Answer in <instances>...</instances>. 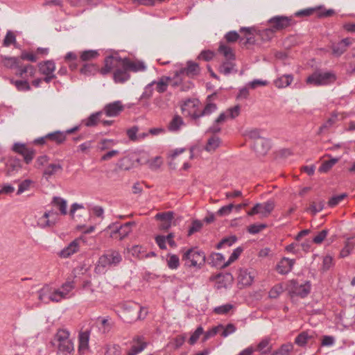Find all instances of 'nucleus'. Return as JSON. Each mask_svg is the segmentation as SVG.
I'll list each match as a JSON object with an SVG mask.
<instances>
[{
    "label": "nucleus",
    "mask_w": 355,
    "mask_h": 355,
    "mask_svg": "<svg viewBox=\"0 0 355 355\" xmlns=\"http://www.w3.org/2000/svg\"><path fill=\"white\" fill-rule=\"evenodd\" d=\"M121 261L122 256L119 251L108 250L99 257L95 270L97 272H103L107 268L116 266Z\"/></svg>",
    "instance_id": "3"
},
{
    "label": "nucleus",
    "mask_w": 355,
    "mask_h": 355,
    "mask_svg": "<svg viewBox=\"0 0 355 355\" xmlns=\"http://www.w3.org/2000/svg\"><path fill=\"white\" fill-rule=\"evenodd\" d=\"M268 24L276 33L292 26L294 24V20L292 17L277 15L270 18L268 21Z\"/></svg>",
    "instance_id": "10"
},
{
    "label": "nucleus",
    "mask_w": 355,
    "mask_h": 355,
    "mask_svg": "<svg viewBox=\"0 0 355 355\" xmlns=\"http://www.w3.org/2000/svg\"><path fill=\"white\" fill-rule=\"evenodd\" d=\"M227 120V114H220L213 124L209 128L207 132L213 134L218 133L221 130V125Z\"/></svg>",
    "instance_id": "34"
},
{
    "label": "nucleus",
    "mask_w": 355,
    "mask_h": 355,
    "mask_svg": "<svg viewBox=\"0 0 355 355\" xmlns=\"http://www.w3.org/2000/svg\"><path fill=\"white\" fill-rule=\"evenodd\" d=\"M37 225L41 228H46L53 227L48 214L46 212L37 219Z\"/></svg>",
    "instance_id": "58"
},
{
    "label": "nucleus",
    "mask_w": 355,
    "mask_h": 355,
    "mask_svg": "<svg viewBox=\"0 0 355 355\" xmlns=\"http://www.w3.org/2000/svg\"><path fill=\"white\" fill-rule=\"evenodd\" d=\"M270 141L263 138L254 142L253 148L259 155H265L270 148Z\"/></svg>",
    "instance_id": "22"
},
{
    "label": "nucleus",
    "mask_w": 355,
    "mask_h": 355,
    "mask_svg": "<svg viewBox=\"0 0 355 355\" xmlns=\"http://www.w3.org/2000/svg\"><path fill=\"white\" fill-rule=\"evenodd\" d=\"M218 51L224 55L227 60H235V55L230 46L225 44H220L218 48Z\"/></svg>",
    "instance_id": "42"
},
{
    "label": "nucleus",
    "mask_w": 355,
    "mask_h": 355,
    "mask_svg": "<svg viewBox=\"0 0 355 355\" xmlns=\"http://www.w3.org/2000/svg\"><path fill=\"white\" fill-rule=\"evenodd\" d=\"M4 65L10 69H15V74L21 78H26L27 74L29 77H33L35 73V69L33 65H23L21 63V59L16 57H7L3 60Z\"/></svg>",
    "instance_id": "5"
},
{
    "label": "nucleus",
    "mask_w": 355,
    "mask_h": 355,
    "mask_svg": "<svg viewBox=\"0 0 355 355\" xmlns=\"http://www.w3.org/2000/svg\"><path fill=\"white\" fill-rule=\"evenodd\" d=\"M182 259L189 267H200L205 262V254L198 248H191L183 254Z\"/></svg>",
    "instance_id": "7"
},
{
    "label": "nucleus",
    "mask_w": 355,
    "mask_h": 355,
    "mask_svg": "<svg viewBox=\"0 0 355 355\" xmlns=\"http://www.w3.org/2000/svg\"><path fill=\"white\" fill-rule=\"evenodd\" d=\"M183 124V120L181 116L175 115L168 125V129L171 131H177Z\"/></svg>",
    "instance_id": "52"
},
{
    "label": "nucleus",
    "mask_w": 355,
    "mask_h": 355,
    "mask_svg": "<svg viewBox=\"0 0 355 355\" xmlns=\"http://www.w3.org/2000/svg\"><path fill=\"white\" fill-rule=\"evenodd\" d=\"M123 66L133 72L144 71L146 69L145 64L141 61H131L128 58H124Z\"/></svg>",
    "instance_id": "27"
},
{
    "label": "nucleus",
    "mask_w": 355,
    "mask_h": 355,
    "mask_svg": "<svg viewBox=\"0 0 355 355\" xmlns=\"http://www.w3.org/2000/svg\"><path fill=\"white\" fill-rule=\"evenodd\" d=\"M155 80L148 83L144 89V92L140 97V101L150 99L153 94V86L155 85Z\"/></svg>",
    "instance_id": "48"
},
{
    "label": "nucleus",
    "mask_w": 355,
    "mask_h": 355,
    "mask_svg": "<svg viewBox=\"0 0 355 355\" xmlns=\"http://www.w3.org/2000/svg\"><path fill=\"white\" fill-rule=\"evenodd\" d=\"M295 263V259L284 257L277 264L276 270L281 275L288 274L291 271Z\"/></svg>",
    "instance_id": "20"
},
{
    "label": "nucleus",
    "mask_w": 355,
    "mask_h": 355,
    "mask_svg": "<svg viewBox=\"0 0 355 355\" xmlns=\"http://www.w3.org/2000/svg\"><path fill=\"white\" fill-rule=\"evenodd\" d=\"M103 115V112H98L91 114L85 121V125L88 127L96 125L98 122L101 121V117Z\"/></svg>",
    "instance_id": "49"
},
{
    "label": "nucleus",
    "mask_w": 355,
    "mask_h": 355,
    "mask_svg": "<svg viewBox=\"0 0 355 355\" xmlns=\"http://www.w3.org/2000/svg\"><path fill=\"white\" fill-rule=\"evenodd\" d=\"M287 290L291 296H298L303 298L309 294L311 284L309 282L300 283L292 279L288 282Z\"/></svg>",
    "instance_id": "8"
},
{
    "label": "nucleus",
    "mask_w": 355,
    "mask_h": 355,
    "mask_svg": "<svg viewBox=\"0 0 355 355\" xmlns=\"http://www.w3.org/2000/svg\"><path fill=\"white\" fill-rule=\"evenodd\" d=\"M347 197V194L342 193L338 196H332L329 202L328 205L331 207H334L338 205L342 200H343Z\"/></svg>",
    "instance_id": "64"
},
{
    "label": "nucleus",
    "mask_w": 355,
    "mask_h": 355,
    "mask_svg": "<svg viewBox=\"0 0 355 355\" xmlns=\"http://www.w3.org/2000/svg\"><path fill=\"white\" fill-rule=\"evenodd\" d=\"M313 336L309 334L307 331H303L300 333L295 340V343L299 346H304L310 339H312Z\"/></svg>",
    "instance_id": "43"
},
{
    "label": "nucleus",
    "mask_w": 355,
    "mask_h": 355,
    "mask_svg": "<svg viewBox=\"0 0 355 355\" xmlns=\"http://www.w3.org/2000/svg\"><path fill=\"white\" fill-rule=\"evenodd\" d=\"M233 308L234 306L232 304H225L215 307L214 312L218 315H225L228 313L232 309H233Z\"/></svg>",
    "instance_id": "54"
},
{
    "label": "nucleus",
    "mask_w": 355,
    "mask_h": 355,
    "mask_svg": "<svg viewBox=\"0 0 355 355\" xmlns=\"http://www.w3.org/2000/svg\"><path fill=\"white\" fill-rule=\"evenodd\" d=\"M97 323L98 328L102 329L103 333L108 332L112 328V324L107 318H98L97 319Z\"/></svg>",
    "instance_id": "50"
},
{
    "label": "nucleus",
    "mask_w": 355,
    "mask_h": 355,
    "mask_svg": "<svg viewBox=\"0 0 355 355\" xmlns=\"http://www.w3.org/2000/svg\"><path fill=\"white\" fill-rule=\"evenodd\" d=\"M140 159V157H122L118 165L119 168L123 170H129L133 167H136L139 166L138 164L137 159Z\"/></svg>",
    "instance_id": "26"
},
{
    "label": "nucleus",
    "mask_w": 355,
    "mask_h": 355,
    "mask_svg": "<svg viewBox=\"0 0 355 355\" xmlns=\"http://www.w3.org/2000/svg\"><path fill=\"white\" fill-rule=\"evenodd\" d=\"M241 107L239 105H235L232 107L227 109L225 112H222L221 114H227V119H234L238 116L240 114Z\"/></svg>",
    "instance_id": "55"
},
{
    "label": "nucleus",
    "mask_w": 355,
    "mask_h": 355,
    "mask_svg": "<svg viewBox=\"0 0 355 355\" xmlns=\"http://www.w3.org/2000/svg\"><path fill=\"white\" fill-rule=\"evenodd\" d=\"M130 78L129 71L123 65L119 67L114 72L113 78L116 83H123Z\"/></svg>",
    "instance_id": "25"
},
{
    "label": "nucleus",
    "mask_w": 355,
    "mask_h": 355,
    "mask_svg": "<svg viewBox=\"0 0 355 355\" xmlns=\"http://www.w3.org/2000/svg\"><path fill=\"white\" fill-rule=\"evenodd\" d=\"M233 60H226L219 67L220 73L227 76L231 73L234 71L235 64L232 62Z\"/></svg>",
    "instance_id": "44"
},
{
    "label": "nucleus",
    "mask_w": 355,
    "mask_h": 355,
    "mask_svg": "<svg viewBox=\"0 0 355 355\" xmlns=\"http://www.w3.org/2000/svg\"><path fill=\"white\" fill-rule=\"evenodd\" d=\"M257 275V271L252 268H243L239 270L238 283L243 286H249L254 282Z\"/></svg>",
    "instance_id": "11"
},
{
    "label": "nucleus",
    "mask_w": 355,
    "mask_h": 355,
    "mask_svg": "<svg viewBox=\"0 0 355 355\" xmlns=\"http://www.w3.org/2000/svg\"><path fill=\"white\" fill-rule=\"evenodd\" d=\"M255 351L259 352L261 354H267L270 352L272 349V345L270 344V339L266 338L262 339L257 345L254 349Z\"/></svg>",
    "instance_id": "36"
},
{
    "label": "nucleus",
    "mask_w": 355,
    "mask_h": 355,
    "mask_svg": "<svg viewBox=\"0 0 355 355\" xmlns=\"http://www.w3.org/2000/svg\"><path fill=\"white\" fill-rule=\"evenodd\" d=\"M220 143V139L218 137L213 136L208 140L205 149L207 153H212L219 146Z\"/></svg>",
    "instance_id": "40"
},
{
    "label": "nucleus",
    "mask_w": 355,
    "mask_h": 355,
    "mask_svg": "<svg viewBox=\"0 0 355 355\" xmlns=\"http://www.w3.org/2000/svg\"><path fill=\"white\" fill-rule=\"evenodd\" d=\"M284 291V288L282 284H278L274 286L270 291H269V297L270 298H277L280 294H282Z\"/></svg>",
    "instance_id": "57"
},
{
    "label": "nucleus",
    "mask_w": 355,
    "mask_h": 355,
    "mask_svg": "<svg viewBox=\"0 0 355 355\" xmlns=\"http://www.w3.org/2000/svg\"><path fill=\"white\" fill-rule=\"evenodd\" d=\"M275 32L270 26L268 28L262 31H259V35L263 40L268 41L272 39L275 35Z\"/></svg>",
    "instance_id": "60"
},
{
    "label": "nucleus",
    "mask_w": 355,
    "mask_h": 355,
    "mask_svg": "<svg viewBox=\"0 0 355 355\" xmlns=\"http://www.w3.org/2000/svg\"><path fill=\"white\" fill-rule=\"evenodd\" d=\"M77 130H78V127L76 126L65 132L55 131L50 132L43 137L35 139L33 143L35 145L46 146L48 148H51L53 145L62 144L65 141L67 135L71 134Z\"/></svg>",
    "instance_id": "2"
},
{
    "label": "nucleus",
    "mask_w": 355,
    "mask_h": 355,
    "mask_svg": "<svg viewBox=\"0 0 355 355\" xmlns=\"http://www.w3.org/2000/svg\"><path fill=\"white\" fill-rule=\"evenodd\" d=\"M155 218L160 221L159 227L162 230H167L171 226L172 220L173 219V212L166 211L158 213L155 215Z\"/></svg>",
    "instance_id": "18"
},
{
    "label": "nucleus",
    "mask_w": 355,
    "mask_h": 355,
    "mask_svg": "<svg viewBox=\"0 0 355 355\" xmlns=\"http://www.w3.org/2000/svg\"><path fill=\"white\" fill-rule=\"evenodd\" d=\"M338 161V159L337 158H332L329 160L325 161L324 163L322 164V165L319 168V171L320 173H327L329 171L332 166L337 163Z\"/></svg>",
    "instance_id": "53"
},
{
    "label": "nucleus",
    "mask_w": 355,
    "mask_h": 355,
    "mask_svg": "<svg viewBox=\"0 0 355 355\" xmlns=\"http://www.w3.org/2000/svg\"><path fill=\"white\" fill-rule=\"evenodd\" d=\"M17 44L16 35L12 31H8L3 40V46L9 47L11 45L15 46Z\"/></svg>",
    "instance_id": "46"
},
{
    "label": "nucleus",
    "mask_w": 355,
    "mask_h": 355,
    "mask_svg": "<svg viewBox=\"0 0 355 355\" xmlns=\"http://www.w3.org/2000/svg\"><path fill=\"white\" fill-rule=\"evenodd\" d=\"M355 247V237L348 238L345 242L344 247L340 251V257L342 258L349 256Z\"/></svg>",
    "instance_id": "35"
},
{
    "label": "nucleus",
    "mask_w": 355,
    "mask_h": 355,
    "mask_svg": "<svg viewBox=\"0 0 355 355\" xmlns=\"http://www.w3.org/2000/svg\"><path fill=\"white\" fill-rule=\"evenodd\" d=\"M54 345L63 355L71 354L74 351V345L69 338V332L66 329H59L54 337Z\"/></svg>",
    "instance_id": "4"
},
{
    "label": "nucleus",
    "mask_w": 355,
    "mask_h": 355,
    "mask_svg": "<svg viewBox=\"0 0 355 355\" xmlns=\"http://www.w3.org/2000/svg\"><path fill=\"white\" fill-rule=\"evenodd\" d=\"M99 55L96 50H85L80 53V60L83 62L91 61Z\"/></svg>",
    "instance_id": "39"
},
{
    "label": "nucleus",
    "mask_w": 355,
    "mask_h": 355,
    "mask_svg": "<svg viewBox=\"0 0 355 355\" xmlns=\"http://www.w3.org/2000/svg\"><path fill=\"white\" fill-rule=\"evenodd\" d=\"M12 150L15 153L21 155H33L35 153L31 147L28 146L27 144L19 142L13 144Z\"/></svg>",
    "instance_id": "28"
},
{
    "label": "nucleus",
    "mask_w": 355,
    "mask_h": 355,
    "mask_svg": "<svg viewBox=\"0 0 355 355\" xmlns=\"http://www.w3.org/2000/svg\"><path fill=\"white\" fill-rule=\"evenodd\" d=\"M352 44L349 38H345L336 44H334L331 46L333 53L336 56L342 55L347 49V47Z\"/></svg>",
    "instance_id": "29"
},
{
    "label": "nucleus",
    "mask_w": 355,
    "mask_h": 355,
    "mask_svg": "<svg viewBox=\"0 0 355 355\" xmlns=\"http://www.w3.org/2000/svg\"><path fill=\"white\" fill-rule=\"evenodd\" d=\"M124 58L119 56L110 55L105 58L104 67L100 70L103 75L109 73L112 70L116 69L121 65L123 66Z\"/></svg>",
    "instance_id": "12"
},
{
    "label": "nucleus",
    "mask_w": 355,
    "mask_h": 355,
    "mask_svg": "<svg viewBox=\"0 0 355 355\" xmlns=\"http://www.w3.org/2000/svg\"><path fill=\"white\" fill-rule=\"evenodd\" d=\"M217 109L216 105L212 103H207L205 106L204 109L201 112L200 114L198 115V117L209 115L214 112H215Z\"/></svg>",
    "instance_id": "61"
},
{
    "label": "nucleus",
    "mask_w": 355,
    "mask_h": 355,
    "mask_svg": "<svg viewBox=\"0 0 355 355\" xmlns=\"http://www.w3.org/2000/svg\"><path fill=\"white\" fill-rule=\"evenodd\" d=\"M123 110V106L121 101H117L106 105L104 112L107 116L114 117L119 115Z\"/></svg>",
    "instance_id": "21"
},
{
    "label": "nucleus",
    "mask_w": 355,
    "mask_h": 355,
    "mask_svg": "<svg viewBox=\"0 0 355 355\" xmlns=\"http://www.w3.org/2000/svg\"><path fill=\"white\" fill-rule=\"evenodd\" d=\"M137 161L138 164L146 165L151 169H157L162 164L161 157H140Z\"/></svg>",
    "instance_id": "19"
},
{
    "label": "nucleus",
    "mask_w": 355,
    "mask_h": 355,
    "mask_svg": "<svg viewBox=\"0 0 355 355\" xmlns=\"http://www.w3.org/2000/svg\"><path fill=\"white\" fill-rule=\"evenodd\" d=\"M167 266L170 269H177L180 266V259L176 254H169L166 259Z\"/></svg>",
    "instance_id": "51"
},
{
    "label": "nucleus",
    "mask_w": 355,
    "mask_h": 355,
    "mask_svg": "<svg viewBox=\"0 0 355 355\" xmlns=\"http://www.w3.org/2000/svg\"><path fill=\"white\" fill-rule=\"evenodd\" d=\"M147 347V342L142 336H137L133 338L132 345L127 355H137Z\"/></svg>",
    "instance_id": "17"
},
{
    "label": "nucleus",
    "mask_w": 355,
    "mask_h": 355,
    "mask_svg": "<svg viewBox=\"0 0 355 355\" xmlns=\"http://www.w3.org/2000/svg\"><path fill=\"white\" fill-rule=\"evenodd\" d=\"M135 225V222H128L119 227H116L111 231L110 236L114 239L122 240L132 232V226Z\"/></svg>",
    "instance_id": "14"
},
{
    "label": "nucleus",
    "mask_w": 355,
    "mask_h": 355,
    "mask_svg": "<svg viewBox=\"0 0 355 355\" xmlns=\"http://www.w3.org/2000/svg\"><path fill=\"white\" fill-rule=\"evenodd\" d=\"M222 328H223V326L219 325L217 327H214L211 328V329H209V331H206L204 334V336L202 338V342H205L207 340H209L210 338L215 336L218 334L219 329H220Z\"/></svg>",
    "instance_id": "62"
},
{
    "label": "nucleus",
    "mask_w": 355,
    "mask_h": 355,
    "mask_svg": "<svg viewBox=\"0 0 355 355\" xmlns=\"http://www.w3.org/2000/svg\"><path fill=\"white\" fill-rule=\"evenodd\" d=\"M74 288L73 282H67L59 288L46 285L38 291V299L41 302H59L69 297L70 292Z\"/></svg>",
    "instance_id": "1"
},
{
    "label": "nucleus",
    "mask_w": 355,
    "mask_h": 355,
    "mask_svg": "<svg viewBox=\"0 0 355 355\" xmlns=\"http://www.w3.org/2000/svg\"><path fill=\"white\" fill-rule=\"evenodd\" d=\"M51 204L60 211V215L65 216L67 214V203L62 198L57 196L53 197Z\"/></svg>",
    "instance_id": "31"
},
{
    "label": "nucleus",
    "mask_w": 355,
    "mask_h": 355,
    "mask_svg": "<svg viewBox=\"0 0 355 355\" xmlns=\"http://www.w3.org/2000/svg\"><path fill=\"white\" fill-rule=\"evenodd\" d=\"M39 71L43 75L54 74L55 64L53 60L41 62L38 64Z\"/></svg>",
    "instance_id": "33"
},
{
    "label": "nucleus",
    "mask_w": 355,
    "mask_h": 355,
    "mask_svg": "<svg viewBox=\"0 0 355 355\" xmlns=\"http://www.w3.org/2000/svg\"><path fill=\"white\" fill-rule=\"evenodd\" d=\"M96 71H97L96 66L94 64H85L80 70V71L82 74H84L86 76H90L92 74H94V73Z\"/></svg>",
    "instance_id": "59"
},
{
    "label": "nucleus",
    "mask_w": 355,
    "mask_h": 355,
    "mask_svg": "<svg viewBox=\"0 0 355 355\" xmlns=\"http://www.w3.org/2000/svg\"><path fill=\"white\" fill-rule=\"evenodd\" d=\"M84 242L83 237H78L72 241L67 247L59 252L61 258H68L79 251L80 244Z\"/></svg>",
    "instance_id": "15"
},
{
    "label": "nucleus",
    "mask_w": 355,
    "mask_h": 355,
    "mask_svg": "<svg viewBox=\"0 0 355 355\" xmlns=\"http://www.w3.org/2000/svg\"><path fill=\"white\" fill-rule=\"evenodd\" d=\"M293 350V345L291 343H287L282 345L281 347L273 352L271 355H290Z\"/></svg>",
    "instance_id": "41"
},
{
    "label": "nucleus",
    "mask_w": 355,
    "mask_h": 355,
    "mask_svg": "<svg viewBox=\"0 0 355 355\" xmlns=\"http://www.w3.org/2000/svg\"><path fill=\"white\" fill-rule=\"evenodd\" d=\"M200 73V68L198 63L193 61H188L185 67L181 68L176 73L177 78L187 76L189 78H193Z\"/></svg>",
    "instance_id": "13"
},
{
    "label": "nucleus",
    "mask_w": 355,
    "mask_h": 355,
    "mask_svg": "<svg viewBox=\"0 0 355 355\" xmlns=\"http://www.w3.org/2000/svg\"><path fill=\"white\" fill-rule=\"evenodd\" d=\"M28 76L29 75L27 74V76L24 78L26 79ZM10 83L12 84H14L17 90L19 91H28L31 89V87L27 80H14L13 79H10Z\"/></svg>",
    "instance_id": "45"
},
{
    "label": "nucleus",
    "mask_w": 355,
    "mask_h": 355,
    "mask_svg": "<svg viewBox=\"0 0 355 355\" xmlns=\"http://www.w3.org/2000/svg\"><path fill=\"white\" fill-rule=\"evenodd\" d=\"M242 248H236L233 252L232 253V254L230 255L229 259L227 261L225 262L223 266H222V268H226L228 266H230L232 262H234V261H236L239 257L241 255V252H242Z\"/></svg>",
    "instance_id": "56"
},
{
    "label": "nucleus",
    "mask_w": 355,
    "mask_h": 355,
    "mask_svg": "<svg viewBox=\"0 0 355 355\" xmlns=\"http://www.w3.org/2000/svg\"><path fill=\"white\" fill-rule=\"evenodd\" d=\"M22 162L23 160L17 157H8V159L5 161L6 175L12 176L17 173L21 168Z\"/></svg>",
    "instance_id": "16"
},
{
    "label": "nucleus",
    "mask_w": 355,
    "mask_h": 355,
    "mask_svg": "<svg viewBox=\"0 0 355 355\" xmlns=\"http://www.w3.org/2000/svg\"><path fill=\"white\" fill-rule=\"evenodd\" d=\"M62 171V166L60 162L48 164L43 171V176L47 180L53 175H55Z\"/></svg>",
    "instance_id": "24"
},
{
    "label": "nucleus",
    "mask_w": 355,
    "mask_h": 355,
    "mask_svg": "<svg viewBox=\"0 0 355 355\" xmlns=\"http://www.w3.org/2000/svg\"><path fill=\"white\" fill-rule=\"evenodd\" d=\"M114 144V141L111 139H103L98 144V148L101 150H109L105 155H115L119 154V151L111 149Z\"/></svg>",
    "instance_id": "37"
},
{
    "label": "nucleus",
    "mask_w": 355,
    "mask_h": 355,
    "mask_svg": "<svg viewBox=\"0 0 355 355\" xmlns=\"http://www.w3.org/2000/svg\"><path fill=\"white\" fill-rule=\"evenodd\" d=\"M275 207L274 200H269L264 203H261V206L258 208L261 218L268 217Z\"/></svg>",
    "instance_id": "30"
},
{
    "label": "nucleus",
    "mask_w": 355,
    "mask_h": 355,
    "mask_svg": "<svg viewBox=\"0 0 355 355\" xmlns=\"http://www.w3.org/2000/svg\"><path fill=\"white\" fill-rule=\"evenodd\" d=\"M123 310V318L128 322H131L133 320H137L140 318L139 313L142 311V307L133 302H127L121 305Z\"/></svg>",
    "instance_id": "9"
},
{
    "label": "nucleus",
    "mask_w": 355,
    "mask_h": 355,
    "mask_svg": "<svg viewBox=\"0 0 355 355\" xmlns=\"http://www.w3.org/2000/svg\"><path fill=\"white\" fill-rule=\"evenodd\" d=\"M171 78L168 76H162L158 80H155V89L158 93H164L167 90L168 86L169 85V82L171 81Z\"/></svg>",
    "instance_id": "38"
},
{
    "label": "nucleus",
    "mask_w": 355,
    "mask_h": 355,
    "mask_svg": "<svg viewBox=\"0 0 355 355\" xmlns=\"http://www.w3.org/2000/svg\"><path fill=\"white\" fill-rule=\"evenodd\" d=\"M203 333V328L201 326L198 327L189 338V343L191 345H194Z\"/></svg>",
    "instance_id": "63"
},
{
    "label": "nucleus",
    "mask_w": 355,
    "mask_h": 355,
    "mask_svg": "<svg viewBox=\"0 0 355 355\" xmlns=\"http://www.w3.org/2000/svg\"><path fill=\"white\" fill-rule=\"evenodd\" d=\"M293 76L292 74H284L274 80V85L279 89L285 88L289 86L293 81Z\"/></svg>",
    "instance_id": "32"
},
{
    "label": "nucleus",
    "mask_w": 355,
    "mask_h": 355,
    "mask_svg": "<svg viewBox=\"0 0 355 355\" xmlns=\"http://www.w3.org/2000/svg\"><path fill=\"white\" fill-rule=\"evenodd\" d=\"M90 332L88 330L81 331L78 336V352L80 354H85L89 350Z\"/></svg>",
    "instance_id": "23"
},
{
    "label": "nucleus",
    "mask_w": 355,
    "mask_h": 355,
    "mask_svg": "<svg viewBox=\"0 0 355 355\" xmlns=\"http://www.w3.org/2000/svg\"><path fill=\"white\" fill-rule=\"evenodd\" d=\"M105 355H121V349L119 345L110 343L107 344L105 347Z\"/></svg>",
    "instance_id": "47"
},
{
    "label": "nucleus",
    "mask_w": 355,
    "mask_h": 355,
    "mask_svg": "<svg viewBox=\"0 0 355 355\" xmlns=\"http://www.w3.org/2000/svg\"><path fill=\"white\" fill-rule=\"evenodd\" d=\"M336 80V76L331 71H314L306 78V83L313 86H324L334 83Z\"/></svg>",
    "instance_id": "6"
}]
</instances>
